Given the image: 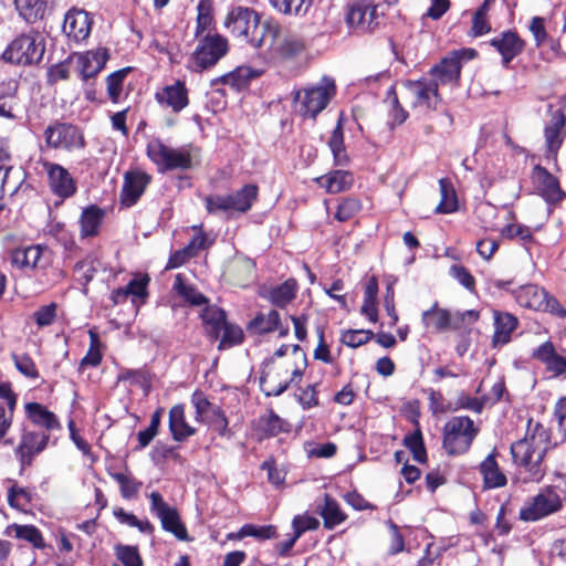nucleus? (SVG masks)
Wrapping results in <instances>:
<instances>
[{
	"mask_svg": "<svg viewBox=\"0 0 566 566\" xmlns=\"http://www.w3.org/2000/svg\"><path fill=\"white\" fill-rule=\"evenodd\" d=\"M305 370V360H263L260 373V389L265 397H279L290 387L298 386L303 379Z\"/></svg>",
	"mask_w": 566,
	"mask_h": 566,
	"instance_id": "f257e3e1",
	"label": "nucleus"
},
{
	"mask_svg": "<svg viewBox=\"0 0 566 566\" xmlns=\"http://www.w3.org/2000/svg\"><path fill=\"white\" fill-rule=\"evenodd\" d=\"M224 28L231 35L245 41L255 49L266 44L265 29L271 25L270 22L260 23L259 14L251 8L234 7L226 19Z\"/></svg>",
	"mask_w": 566,
	"mask_h": 566,
	"instance_id": "f03ea898",
	"label": "nucleus"
},
{
	"mask_svg": "<svg viewBox=\"0 0 566 566\" xmlns=\"http://www.w3.org/2000/svg\"><path fill=\"white\" fill-rule=\"evenodd\" d=\"M479 433V426L469 416L451 417L442 428V448L449 457L463 455Z\"/></svg>",
	"mask_w": 566,
	"mask_h": 566,
	"instance_id": "7ed1b4c3",
	"label": "nucleus"
},
{
	"mask_svg": "<svg viewBox=\"0 0 566 566\" xmlns=\"http://www.w3.org/2000/svg\"><path fill=\"white\" fill-rule=\"evenodd\" d=\"M196 48L188 61V69L201 73L213 67L229 51L228 40L219 33L208 32L196 38Z\"/></svg>",
	"mask_w": 566,
	"mask_h": 566,
	"instance_id": "20e7f679",
	"label": "nucleus"
},
{
	"mask_svg": "<svg viewBox=\"0 0 566 566\" xmlns=\"http://www.w3.org/2000/svg\"><path fill=\"white\" fill-rule=\"evenodd\" d=\"M563 490L557 484L545 485L518 512L523 522H537L563 509Z\"/></svg>",
	"mask_w": 566,
	"mask_h": 566,
	"instance_id": "39448f33",
	"label": "nucleus"
},
{
	"mask_svg": "<svg viewBox=\"0 0 566 566\" xmlns=\"http://www.w3.org/2000/svg\"><path fill=\"white\" fill-rule=\"evenodd\" d=\"M148 158L161 172L170 170H187L192 166V156L187 147L172 148L159 138H153L146 147Z\"/></svg>",
	"mask_w": 566,
	"mask_h": 566,
	"instance_id": "423d86ee",
	"label": "nucleus"
},
{
	"mask_svg": "<svg viewBox=\"0 0 566 566\" xmlns=\"http://www.w3.org/2000/svg\"><path fill=\"white\" fill-rule=\"evenodd\" d=\"M513 465L523 469L526 474L524 482H541L546 475L545 458L547 453L518 440L510 446Z\"/></svg>",
	"mask_w": 566,
	"mask_h": 566,
	"instance_id": "0eeeda50",
	"label": "nucleus"
},
{
	"mask_svg": "<svg viewBox=\"0 0 566 566\" xmlns=\"http://www.w3.org/2000/svg\"><path fill=\"white\" fill-rule=\"evenodd\" d=\"M45 51L43 36L29 32L17 36L2 52V60L13 64L30 65L42 60Z\"/></svg>",
	"mask_w": 566,
	"mask_h": 566,
	"instance_id": "6e6552de",
	"label": "nucleus"
},
{
	"mask_svg": "<svg viewBox=\"0 0 566 566\" xmlns=\"http://www.w3.org/2000/svg\"><path fill=\"white\" fill-rule=\"evenodd\" d=\"M336 86L333 78L324 76L317 85L305 87L295 93L298 112L303 116L315 118L335 95Z\"/></svg>",
	"mask_w": 566,
	"mask_h": 566,
	"instance_id": "1a4fd4ad",
	"label": "nucleus"
},
{
	"mask_svg": "<svg viewBox=\"0 0 566 566\" xmlns=\"http://www.w3.org/2000/svg\"><path fill=\"white\" fill-rule=\"evenodd\" d=\"M45 145L50 149L74 151L85 147V138L80 127L74 124L54 120L44 132Z\"/></svg>",
	"mask_w": 566,
	"mask_h": 566,
	"instance_id": "9d476101",
	"label": "nucleus"
},
{
	"mask_svg": "<svg viewBox=\"0 0 566 566\" xmlns=\"http://www.w3.org/2000/svg\"><path fill=\"white\" fill-rule=\"evenodd\" d=\"M191 401L196 409V420L208 424L220 437L231 438L229 420L221 407L208 400L202 391L193 392Z\"/></svg>",
	"mask_w": 566,
	"mask_h": 566,
	"instance_id": "9b49d317",
	"label": "nucleus"
},
{
	"mask_svg": "<svg viewBox=\"0 0 566 566\" xmlns=\"http://www.w3.org/2000/svg\"><path fill=\"white\" fill-rule=\"evenodd\" d=\"M149 500L150 512L159 518L163 530L171 533L179 541H189L187 527L178 510L170 506L157 491L149 494Z\"/></svg>",
	"mask_w": 566,
	"mask_h": 566,
	"instance_id": "f8f14e48",
	"label": "nucleus"
},
{
	"mask_svg": "<svg viewBox=\"0 0 566 566\" xmlns=\"http://www.w3.org/2000/svg\"><path fill=\"white\" fill-rule=\"evenodd\" d=\"M475 55L476 51L474 49H462L450 52L439 64L431 67V80L438 82V86L440 84L458 83L461 75L462 61H469Z\"/></svg>",
	"mask_w": 566,
	"mask_h": 566,
	"instance_id": "ddd939ff",
	"label": "nucleus"
},
{
	"mask_svg": "<svg viewBox=\"0 0 566 566\" xmlns=\"http://www.w3.org/2000/svg\"><path fill=\"white\" fill-rule=\"evenodd\" d=\"M378 19L377 6L373 0H355L348 6L346 23L349 29L359 33L371 32L378 27Z\"/></svg>",
	"mask_w": 566,
	"mask_h": 566,
	"instance_id": "4468645a",
	"label": "nucleus"
},
{
	"mask_svg": "<svg viewBox=\"0 0 566 566\" xmlns=\"http://www.w3.org/2000/svg\"><path fill=\"white\" fill-rule=\"evenodd\" d=\"M266 44L272 57L289 59L304 50V42L296 35L282 33L279 25L271 23L265 29Z\"/></svg>",
	"mask_w": 566,
	"mask_h": 566,
	"instance_id": "2eb2a0df",
	"label": "nucleus"
},
{
	"mask_svg": "<svg viewBox=\"0 0 566 566\" xmlns=\"http://www.w3.org/2000/svg\"><path fill=\"white\" fill-rule=\"evenodd\" d=\"M259 189L255 185L243 186L233 195L217 196L208 199V209L212 207L220 210H234L237 212H247L258 198Z\"/></svg>",
	"mask_w": 566,
	"mask_h": 566,
	"instance_id": "dca6fc26",
	"label": "nucleus"
},
{
	"mask_svg": "<svg viewBox=\"0 0 566 566\" xmlns=\"http://www.w3.org/2000/svg\"><path fill=\"white\" fill-rule=\"evenodd\" d=\"M405 86L412 99L413 107L434 111L441 102L438 82L436 81L427 78L407 81Z\"/></svg>",
	"mask_w": 566,
	"mask_h": 566,
	"instance_id": "f3484780",
	"label": "nucleus"
},
{
	"mask_svg": "<svg viewBox=\"0 0 566 566\" xmlns=\"http://www.w3.org/2000/svg\"><path fill=\"white\" fill-rule=\"evenodd\" d=\"M251 428L259 441L292 431V424L286 419L282 418L273 408H269L264 413L253 420Z\"/></svg>",
	"mask_w": 566,
	"mask_h": 566,
	"instance_id": "a211bd4d",
	"label": "nucleus"
},
{
	"mask_svg": "<svg viewBox=\"0 0 566 566\" xmlns=\"http://www.w3.org/2000/svg\"><path fill=\"white\" fill-rule=\"evenodd\" d=\"M499 450L494 447L491 452L479 463L478 471L482 478L483 490L505 488L509 483L507 476L499 463Z\"/></svg>",
	"mask_w": 566,
	"mask_h": 566,
	"instance_id": "6ab92c4d",
	"label": "nucleus"
},
{
	"mask_svg": "<svg viewBox=\"0 0 566 566\" xmlns=\"http://www.w3.org/2000/svg\"><path fill=\"white\" fill-rule=\"evenodd\" d=\"M544 137L547 157L555 159L566 137V123L565 114L553 111L552 106H549V119L544 127Z\"/></svg>",
	"mask_w": 566,
	"mask_h": 566,
	"instance_id": "aec40b11",
	"label": "nucleus"
},
{
	"mask_svg": "<svg viewBox=\"0 0 566 566\" xmlns=\"http://www.w3.org/2000/svg\"><path fill=\"white\" fill-rule=\"evenodd\" d=\"M50 442V434L46 432L25 431L17 448L22 468L32 464L35 455L46 449Z\"/></svg>",
	"mask_w": 566,
	"mask_h": 566,
	"instance_id": "412c9836",
	"label": "nucleus"
},
{
	"mask_svg": "<svg viewBox=\"0 0 566 566\" xmlns=\"http://www.w3.org/2000/svg\"><path fill=\"white\" fill-rule=\"evenodd\" d=\"M532 358L543 364L546 371L554 377L566 374V356L558 354L551 340H546L535 348Z\"/></svg>",
	"mask_w": 566,
	"mask_h": 566,
	"instance_id": "4be33fe9",
	"label": "nucleus"
},
{
	"mask_svg": "<svg viewBox=\"0 0 566 566\" xmlns=\"http://www.w3.org/2000/svg\"><path fill=\"white\" fill-rule=\"evenodd\" d=\"M92 28L90 13L81 9H71L64 18L63 32L76 42L88 38Z\"/></svg>",
	"mask_w": 566,
	"mask_h": 566,
	"instance_id": "5701e85b",
	"label": "nucleus"
},
{
	"mask_svg": "<svg viewBox=\"0 0 566 566\" xmlns=\"http://www.w3.org/2000/svg\"><path fill=\"white\" fill-rule=\"evenodd\" d=\"M45 250L46 248L41 244L14 248L10 251V264L13 269L22 272L34 271Z\"/></svg>",
	"mask_w": 566,
	"mask_h": 566,
	"instance_id": "b1692460",
	"label": "nucleus"
},
{
	"mask_svg": "<svg viewBox=\"0 0 566 566\" xmlns=\"http://www.w3.org/2000/svg\"><path fill=\"white\" fill-rule=\"evenodd\" d=\"M553 433L549 428H546L542 422L528 418L526 422L524 437L518 439L521 442H525L531 447H534L545 453H548L555 443L552 441Z\"/></svg>",
	"mask_w": 566,
	"mask_h": 566,
	"instance_id": "393cba45",
	"label": "nucleus"
},
{
	"mask_svg": "<svg viewBox=\"0 0 566 566\" xmlns=\"http://www.w3.org/2000/svg\"><path fill=\"white\" fill-rule=\"evenodd\" d=\"M150 178L143 171H128L125 174V180L120 193V202L125 208L136 203L143 195Z\"/></svg>",
	"mask_w": 566,
	"mask_h": 566,
	"instance_id": "a878e982",
	"label": "nucleus"
},
{
	"mask_svg": "<svg viewBox=\"0 0 566 566\" xmlns=\"http://www.w3.org/2000/svg\"><path fill=\"white\" fill-rule=\"evenodd\" d=\"M27 418L35 427L42 428L50 434L53 430H61L62 426L54 412L40 402H27L24 405Z\"/></svg>",
	"mask_w": 566,
	"mask_h": 566,
	"instance_id": "bb28decb",
	"label": "nucleus"
},
{
	"mask_svg": "<svg viewBox=\"0 0 566 566\" xmlns=\"http://www.w3.org/2000/svg\"><path fill=\"white\" fill-rule=\"evenodd\" d=\"M494 333L492 336V346L501 347L512 339L513 332L518 327V318L502 311H493Z\"/></svg>",
	"mask_w": 566,
	"mask_h": 566,
	"instance_id": "cd10ccee",
	"label": "nucleus"
},
{
	"mask_svg": "<svg viewBox=\"0 0 566 566\" xmlns=\"http://www.w3.org/2000/svg\"><path fill=\"white\" fill-rule=\"evenodd\" d=\"M108 60L106 49L87 51L76 56V64L80 75L83 80L96 76L105 66Z\"/></svg>",
	"mask_w": 566,
	"mask_h": 566,
	"instance_id": "c85d7f7f",
	"label": "nucleus"
},
{
	"mask_svg": "<svg viewBox=\"0 0 566 566\" xmlns=\"http://www.w3.org/2000/svg\"><path fill=\"white\" fill-rule=\"evenodd\" d=\"M159 104L170 107L175 113L181 112L189 103L188 91L184 82L177 81L156 93Z\"/></svg>",
	"mask_w": 566,
	"mask_h": 566,
	"instance_id": "c756f323",
	"label": "nucleus"
},
{
	"mask_svg": "<svg viewBox=\"0 0 566 566\" xmlns=\"http://www.w3.org/2000/svg\"><path fill=\"white\" fill-rule=\"evenodd\" d=\"M55 0H14L19 15L27 23H35L43 20L53 9Z\"/></svg>",
	"mask_w": 566,
	"mask_h": 566,
	"instance_id": "7c9ffc66",
	"label": "nucleus"
},
{
	"mask_svg": "<svg viewBox=\"0 0 566 566\" xmlns=\"http://www.w3.org/2000/svg\"><path fill=\"white\" fill-rule=\"evenodd\" d=\"M169 431L176 442H184L196 434V428L186 420L185 405L177 403L170 408Z\"/></svg>",
	"mask_w": 566,
	"mask_h": 566,
	"instance_id": "2f4dec72",
	"label": "nucleus"
},
{
	"mask_svg": "<svg viewBox=\"0 0 566 566\" xmlns=\"http://www.w3.org/2000/svg\"><path fill=\"white\" fill-rule=\"evenodd\" d=\"M48 175L51 189L57 196L67 198L75 192V182L70 172L64 167L57 164H49Z\"/></svg>",
	"mask_w": 566,
	"mask_h": 566,
	"instance_id": "473e14b6",
	"label": "nucleus"
},
{
	"mask_svg": "<svg viewBox=\"0 0 566 566\" xmlns=\"http://www.w3.org/2000/svg\"><path fill=\"white\" fill-rule=\"evenodd\" d=\"M494 46L502 55V62L507 65L514 57L522 53L524 41L512 31L503 32L500 36L491 40Z\"/></svg>",
	"mask_w": 566,
	"mask_h": 566,
	"instance_id": "72a5a7b5",
	"label": "nucleus"
},
{
	"mask_svg": "<svg viewBox=\"0 0 566 566\" xmlns=\"http://www.w3.org/2000/svg\"><path fill=\"white\" fill-rule=\"evenodd\" d=\"M200 318L202 321L205 333L211 340L220 338L222 328L227 321V313L217 305H207L201 311Z\"/></svg>",
	"mask_w": 566,
	"mask_h": 566,
	"instance_id": "f704fd0d",
	"label": "nucleus"
},
{
	"mask_svg": "<svg viewBox=\"0 0 566 566\" xmlns=\"http://www.w3.org/2000/svg\"><path fill=\"white\" fill-rule=\"evenodd\" d=\"M202 228L201 226L199 227ZM206 235L200 230L199 234L195 235L186 247L174 251L167 261L165 270H172L182 266L190 259L195 258L199 250L205 249Z\"/></svg>",
	"mask_w": 566,
	"mask_h": 566,
	"instance_id": "c9c22d12",
	"label": "nucleus"
},
{
	"mask_svg": "<svg viewBox=\"0 0 566 566\" xmlns=\"http://www.w3.org/2000/svg\"><path fill=\"white\" fill-rule=\"evenodd\" d=\"M280 327V313L276 310H270L268 313L258 312L255 316L248 322L245 329L251 336H263L276 332Z\"/></svg>",
	"mask_w": 566,
	"mask_h": 566,
	"instance_id": "e433bc0d",
	"label": "nucleus"
},
{
	"mask_svg": "<svg viewBox=\"0 0 566 566\" xmlns=\"http://www.w3.org/2000/svg\"><path fill=\"white\" fill-rule=\"evenodd\" d=\"M259 75L260 72L249 66H238L235 70L211 80L210 85L211 87H217L219 84H224L235 91H241L248 86L250 80Z\"/></svg>",
	"mask_w": 566,
	"mask_h": 566,
	"instance_id": "4c0bfd02",
	"label": "nucleus"
},
{
	"mask_svg": "<svg viewBox=\"0 0 566 566\" xmlns=\"http://www.w3.org/2000/svg\"><path fill=\"white\" fill-rule=\"evenodd\" d=\"M547 291L536 284L521 285L513 291L517 304L522 307L539 311L544 305Z\"/></svg>",
	"mask_w": 566,
	"mask_h": 566,
	"instance_id": "58836bf2",
	"label": "nucleus"
},
{
	"mask_svg": "<svg viewBox=\"0 0 566 566\" xmlns=\"http://www.w3.org/2000/svg\"><path fill=\"white\" fill-rule=\"evenodd\" d=\"M326 530H334L347 520V514L342 510L339 503L328 493L324 494V504L318 510Z\"/></svg>",
	"mask_w": 566,
	"mask_h": 566,
	"instance_id": "ea45409f",
	"label": "nucleus"
},
{
	"mask_svg": "<svg viewBox=\"0 0 566 566\" xmlns=\"http://www.w3.org/2000/svg\"><path fill=\"white\" fill-rule=\"evenodd\" d=\"M317 184L331 193H338L352 187L354 176L347 170H334L317 178Z\"/></svg>",
	"mask_w": 566,
	"mask_h": 566,
	"instance_id": "a19ab883",
	"label": "nucleus"
},
{
	"mask_svg": "<svg viewBox=\"0 0 566 566\" xmlns=\"http://www.w3.org/2000/svg\"><path fill=\"white\" fill-rule=\"evenodd\" d=\"M297 292V282L295 279H289L283 283L271 287L268 293L269 302L280 308H284L295 297Z\"/></svg>",
	"mask_w": 566,
	"mask_h": 566,
	"instance_id": "79ce46f5",
	"label": "nucleus"
},
{
	"mask_svg": "<svg viewBox=\"0 0 566 566\" xmlns=\"http://www.w3.org/2000/svg\"><path fill=\"white\" fill-rule=\"evenodd\" d=\"M422 323L427 329L442 332L450 328L451 312L440 308L436 302L429 310L422 313Z\"/></svg>",
	"mask_w": 566,
	"mask_h": 566,
	"instance_id": "37998d69",
	"label": "nucleus"
},
{
	"mask_svg": "<svg viewBox=\"0 0 566 566\" xmlns=\"http://www.w3.org/2000/svg\"><path fill=\"white\" fill-rule=\"evenodd\" d=\"M4 533L8 536H14L15 538L27 541L34 548L42 549L45 547L43 535L41 531L34 525L11 524L7 526Z\"/></svg>",
	"mask_w": 566,
	"mask_h": 566,
	"instance_id": "c03bdc74",
	"label": "nucleus"
},
{
	"mask_svg": "<svg viewBox=\"0 0 566 566\" xmlns=\"http://www.w3.org/2000/svg\"><path fill=\"white\" fill-rule=\"evenodd\" d=\"M174 290L191 306L208 305L209 298L195 285L187 284L182 274H177L174 282Z\"/></svg>",
	"mask_w": 566,
	"mask_h": 566,
	"instance_id": "a18cd8bd",
	"label": "nucleus"
},
{
	"mask_svg": "<svg viewBox=\"0 0 566 566\" xmlns=\"http://www.w3.org/2000/svg\"><path fill=\"white\" fill-rule=\"evenodd\" d=\"M413 423L416 426V430L406 434L402 443L411 452L415 461L418 463H426L428 461V454L420 424L417 419L413 420Z\"/></svg>",
	"mask_w": 566,
	"mask_h": 566,
	"instance_id": "49530a36",
	"label": "nucleus"
},
{
	"mask_svg": "<svg viewBox=\"0 0 566 566\" xmlns=\"http://www.w3.org/2000/svg\"><path fill=\"white\" fill-rule=\"evenodd\" d=\"M271 6L285 15L304 17L315 0H269Z\"/></svg>",
	"mask_w": 566,
	"mask_h": 566,
	"instance_id": "de8ad7c7",
	"label": "nucleus"
},
{
	"mask_svg": "<svg viewBox=\"0 0 566 566\" xmlns=\"http://www.w3.org/2000/svg\"><path fill=\"white\" fill-rule=\"evenodd\" d=\"M328 147L333 154L334 164L336 166H345L348 164L349 158L344 145V130L340 120H338L337 125L332 132L328 140Z\"/></svg>",
	"mask_w": 566,
	"mask_h": 566,
	"instance_id": "09e8293b",
	"label": "nucleus"
},
{
	"mask_svg": "<svg viewBox=\"0 0 566 566\" xmlns=\"http://www.w3.org/2000/svg\"><path fill=\"white\" fill-rule=\"evenodd\" d=\"M441 199L434 212H457L458 197L455 189L449 178L439 180Z\"/></svg>",
	"mask_w": 566,
	"mask_h": 566,
	"instance_id": "8fccbe9b",
	"label": "nucleus"
},
{
	"mask_svg": "<svg viewBox=\"0 0 566 566\" xmlns=\"http://www.w3.org/2000/svg\"><path fill=\"white\" fill-rule=\"evenodd\" d=\"M197 25L195 38L210 32L213 27V4L211 0H199L197 6Z\"/></svg>",
	"mask_w": 566,
	"mask_h": 566,
	"instance_id": "3c124183",
	"label": "nucleus"
},
{
	"mask_svg": "<svg viewBox=\"0 0 566 566\" xmlns=\"http://www.w3.org/2000/svg\"><path fill=\"white\" fill-rule=\"evenodd\" d=\"M109 475L118 483L123 499L130 500L138 495L143 482L135 479L132 473L114 472Z\"/></svg>",
	"mask_w": 566,
	"mask_h": 566,
	"instance_id": "603ef678",
	"label": "nucleus"
},
{
	"mask_svg": "<svg viewBox=\"0 0 566 566\" xmlns=\"http://www.w3.org/2000/svg\"><path fill=\"white\" fill-rule=\"evenodd\" d=\"M150 277L148 274L138 275L132 279L125 287L128 296H132V302L140 301L142 304L146 303L149 296L148 285Z\"/></svg>",
	"mask_w": 566,
	"mask_h": 566,
	"instance_id": "864d4df0",
	"label": "nucleus"
},
{
	"mask_svg": "<svg viewBox=\"0 0 566 566\" xmlns=\"http://www.w3.org/2000/svg\"><path fill=\"white\" fill-rule=\"evenodd\" d=\"M90 347L85 356L81 359L80 370L85 367H97L103 359L101 352V339L96 332L90 331Z\"/></svg>",
	"mask_w": 566,
	"mask_h": 566,
	"instance_id": "5fc2aeb1",
	"label": "nucleus"
},
{
	"mask_svg": "<svg viewBox=\"0 0 566 566\" xmlns=\"http://www.w3.org/2000/svg\"><path fill=\"white\" fill-rule=\"evenodd\" d=\"M221 332L222 336L218 344L219 350L241 345L244 340L243 329L239 325L227 322Z\"/></svg>",
	"mask_w": 566,
	"mask_h": 566,
	"instance_id": "6e6d98bb",
	"label": "nucleus"
},
{
	"mask_svg": "<svg viewBox=\"0 0 566 566\" xmlns=\"http://www.w3.org/2000/svg\"><path fill=\"white\" fill-rule=\"evenodd\" d=\"M130 71L132 67H124L111 73L106 77L107 95L113 103H118L123 91V83Z\"/></svg>",
	"mask_w": 566,
	"mask_h": 566,
	"instance_id": "4d7b16f0",
	"label": "nucleus"
},
{
	"mask_svg": "<svg viewBox=\"0 0 566 566\" xmlns=\"http://www.w3.org/2000/svg\"><path fill=\"white\" fill-rule=\"evenodd\" d=\"M114 551L116 558L124 566H144V560L137 546L117 544Z\"/></svg>",
	"mask_w": 566,
	"mask_h": 566,
	"instance_id": "13d9d810",
	"label": "nucleus"
},
{
	"mask_svg": "<svg viewBox=\"0 0 566 566\" xmlns=\"http://www.w3.org/2000/svg\"><path fill=\"white\" fill-rule=\"evenodd\" d=\"M375 333L370 329H346L340 334V342L350 348H358L370 342Z\"/></svg>",
	"mask_w": 566,
	"mask_h": 566,
	"instance_id": "bf43d9fd",
	"label": "nucleus"
},
{
	"mask_svg": "<svg viewBox=\"0 0 566 566\" xmlns=\"http://www.w3.org/2000/svg\"><path fill=\"white\" fill-rule=\"evenodd\" d=\"M254 270L255 264L250 260H245L233 264L230 274L233 282L243 287L253 279Z\"/></svg>",
	"mask_w": 566,
	"mask_h": 566,
	"instance_id": "052dcab7",
	"label": "nucleus"
},
{
	"mask_svg": "<svg viewBox=\"0 0 566 566\" xmlns=\"http://www.w3.org/2000/svg\"><path fill=\"white\" fill-rule=\"evenodd\" d=\"M67 428L70 431V439L76 446V448L82 452V454L85 458H87L91 461V463H96L98 461V455H96L92 451L91 444L80 434L78 430L76 429L75 421L73 419L69 420Z\"/></svg>",
	"mask_w": 566,
	"mask_h": 566,
	"instance_id": "680f3d73",
	"label": "nucleus"
},
{
	"mask_svg": "<svg viewBox=\"0 0 566 566\" xmlns=\"http://www.w3.org/2000/svg\"><path fill=\"white\" fill-rule=\"evenodd\" d=\"M500 233L504 239L513 240L518 238L524 243H530L534 240L532 229L516 222L507 223L500 230Z\"/></svg>",
	"mask_w": 566,
	"mask_h": 566,
	"instance_id": "e2e57ef3",
	"label": "nucleus"
},
{
	"mask_svg": "<svg viewBox=\"0 0 566 566\" xmlns=\"http://www.w3.org/2000/svg\"><path fill=\"white\" fill-rule=\"evenodd\" d=\"M318 386L319 382L310 384L305 387H298L300 392L296 395V400L304 410H310L319 406Z\"/></svg>",
	"mask_w": 566,
	"mask_h": 566,
	"instance_id": "0e129e2a",
	"label": "nucleus"
},
{
	"mask_svg": "<svg viewBox=\"0 0 566 566\" xmlns=\"http://www.w3.org/2000/svg\"><path fill=\"white\" fill-rule=\"evenodd\" d=\"M95 258L87 255L83 260L78 261L74 265V271L80 273V282L86 289L91 281H93L97 268L95 265Z\"/></svg>",
	"mask_w": 566,
	"mask_h": 566,
	"instance_id": "69168bd1",
	"label": "nucleus"
},
{
	"mask_svg": "<svg viewBox=\"0 0 566 566\" xmlns=\"http://www.w3.org/2000/svg\"><path fill=\"white\" fill-rule=\"evenodd\" d=\"M480 318V312L475 310H468L464 312H455L451 313V324L450 328L454 331H459L462 328H468L475 324Z\"/></svg>",
	"mask_w": 566,
	"mask_h": 566,
	"instance_id": "338daca9",
	"label": "nucleus"
},
{
	"mask_svg": "<svg viewBox=\"0 0 566 566\" xmlns=\"http://www.w3.org/2000/svg\"><path fill=\"white\" fill-rule=\"evenodd\" d=\"M15 368L19 370L20 374L23 376L30 378V379H38L40 377V373L38 370V367L34 363V360L29 356L28 354H13L12 355Z\"/></svg>",
	"mask_w": 566,
	"mask_h": 566,
	"instance_id": "774afa93",
	"label": "nucleus"
}]
</instances>
